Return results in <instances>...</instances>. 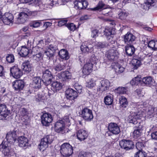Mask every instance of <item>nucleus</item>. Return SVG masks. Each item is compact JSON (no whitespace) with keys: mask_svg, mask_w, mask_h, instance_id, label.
<instances>
[{"mask_svg":"<svg viewBox=\"0 0 157 157\" xmlns=\"http://www.w3.org/2000/svg\"><path fill=\"white\" fill-rule=\"evenodd\" d=\"M147 156V153L144 151L139 150L135 153L134 157H146Z\"/></svg>","mask_w":157,"mask_h":157,"instance_id":"38","label":"nucleus"},{"mask_svg":"<svg viewBox=\"0 0 157 157\" xmlns=\"http://www.w3.org/2000/svg\"><path fill=\"white\" fill-rule=\"evenodd\" d=\"M91 16L87 14H84L82 15L80 18L81 21H84L90 19Z\"/></svg>","mask_w":157,"mask_h":157,"instance_id":"62","label":"nucleus"},{"mask_svg":"<svg viewBox=\"0 0 157 157\" xmlns=\"http://www.w3.org/2000/svg\"><path fill=\"white\" fill-rule=\"evenodd\" d=\"M65 92L67 98L69 100V101H71L70 103H73L75 101L74 99L78 96L76 91L72 89H68L66 90Z\"/></svg>","mask_w":157,"mask_h":157,"instance_id":"11","label":"nucleus"},{"mask_svg":"<svg viewBox=\"0 0 157 157\" xmlns=\"http://www.w3.org/2000/svg\"><path fill=\"white\" fill-rule=\"evenodd\" d=\"M65 124L62 120L57 122L55 125V131L58 133H63L64 129Z\"/></svg>","mask_w":157,"mask_h":157,"instance_id":"21","label":"nucleus"},{"mask_svg":"<svg viewBox=\"0 0 157 157\" xmlns=\"http://www.w3.org/2000/svg\"><path fill=\"white\" fill-rule=\"evenodd\" d=\"M59 75L61 80L63 81H66L71 78V74L68 71L62 72Z\"/></svg>","mask_w":157,"mask_h":157,"instance_id":"27","label":"nucleus"},{"mask_svg":"<svg viewBox=\"0 0 157 157\" xmlns=\"http://www.w3.org/2000/svg\"><path fill=\"white\" fill-rule=\"evenodd\" d=\"M110 86L109 81L107 80H101L98 85L97 87L98 91L102 92L108 90Z\"/></svg>","mask_w":157,"mask_h":157,"instance_id":"9","label":"nucleus"},{"mask_svg":"<svg viewBox=\"0 0 157 157\" xmlns=\"http://www.w3.org/2000/svg\"><path fill=\"white\" fill-rule=\"evenodd\" d=\"M74 87L76 90L77 93H80L82 92V86L78 83H75L74 84Z\"/></svg>","mask_w":157,"mask_h":157,"instance_id":"48","label":"nucleus"},{"mask_svg":"<svg viewBox=\"0 0 157 157\" xmlns=\"http://www.w3.org/2000/svg\"><path fill=\"white\" fill-rule=\"evenodd\" d=\"M81 51L83 53H89L92 52L93 50L92 46L89 44L86 43L82 44L80 47Z\"/></svg>","mask_w":157,"mask_h":157,"instance_id":"20","label":"nucleus"},{"mask_svg":"<svg viewBox=\"0 0 157 157\" xmlns=\"http://www.w3.org/2000/svg\"><path fill=\"white\" fill-rule=\"evenodd\" d=\"M140 110H141L140 109ZM139 111L138 112L135 113L133 115H130L128 117V121L130 123H132L134 124H137V120L141 119L143 116V113H142L141 112ZM143 113L144 112H143Z\"/></svg>","mask_w":157,"mask_h":157,"instance_id":"7","label":"nucleus"},{"mask_svg":"<svg viewBox=\"0 0 157 157\" xmlns=\"http://www.w3.org/2000/svg\"><path fill=\"white\" fill-rule=\"evenodd\" d=\"M105 4L101 1H100L97 4L96 7L91 8L90 10L92 11H101V10L104 7Z\"/></svg>","mask_w":157,"mask_h":157,"instance_id":"34","label":"nucleus"},{"mask_svg":"<svg viewBox=\"0 0 157 157\" xmlns=\"http://www.w3.org/2000/svg\"><path fill=\"white\" fill-rule=\"evenodd\" d=\"M78 139L80 141L84 140L88 136V134L83 129L79 130L77 133Z\"/></svg>","mask_w":157,"mask_h":157,"instance_id":"23","label":"nucleus"},{"mask_svg":"<svg viewBox=\"0 0 157 157\" xmlns=\"http://www.w3.org/2000/svg\"><path fill=\"white\" fill-rule=\"evenodd\" d=\"M27 46H22L20 51L18 52V54L22 57L26 56L29 52L32 44L30 41H29V40H27Z\"/></svg>","mask_w":157,"mask_h":157,"instance_id":"14","label":"nucleus"},{"mask_svg":"<svg viewBox=\"0 0 157 157\" xmlns=\"http://www.w3.org/2000/svg\"><path fill=\"white\" fill-rule=\"evenodd\" d=\"M108 129L109 131L113 135H118L120 132V127L116 123H109L108 126Z\"/></svg>","mask_w":157,"mask_h":157,"instance_id":"10","label":"nucleus"},{"mask_svg":"<svg viewBox=\"0 0 157 157\" xmlns=\"http://www.w3.org/2000/svg\"><path fill=\"white\" fill-rule=\"evenodd\" d=\"M73 152L72 147L70 144L64 143L61 146L60 152L63 156H69L72 154Z\"/></svg>","mask_w":157,"mask_h":157,"instance_id":"3","label":"nucleus"},{"mask_svg":"<svg viewBox=\"0 0 157 157\" xmlns=\"http://www.w3.org/2000/svg\"><path fill=\"white\" fill-rule=\"evenodd\" d=\"M28 19L27 14L24 12L20 13L15 21L17 24H20L25 23Z\"/></svg>","mask_w":157,"mask_h":157,"instance_id":"17","label":"nucleus"},{"mask_svg":"<svg viewBox=\"0 0 157 157\" xmlns=\"http://www.w3.org/2000/svg\"><path fill=\"white\" fill-rule=\"evenodd\" d=\"M142 133V130L139 128L135 129L133 132V135L134 137H138L140 136Z\"/></svg>","mask_w":157,"mask_h":157,"instance_id":"42","label":"nucleus"},{"mask_svg":"<svg viewBox=\"0 0 157 157\" xmlns=\"http://www.w3.org/2000/svg\"><path fill=\"white\" fill-rule=\"evenodd\" d=\"M10 72L13 76L16 78H20L22 75L21 70L17 66H14L10 69Z\"/></svg>","mask_w":157,"mask_h":157,"instance_id":"16","label":"nucleus"},{"mask_svg":"<svg viewBox=\"0 0 157 157\" xmlns=\"http://www.w3.org/2000/svg\"><path fill=\"white\" fill-rule=\"evenodd\" d=\"M134 78L135 80V81L136 82V85H143L142 82V79L138 77H136Z\"/></svg>","mask_w":157,"mask_h":157,"instance_id":"55","label":"nucleus"},{"mask_svg":"<svg viewBox=\"0 0 157 157\" xmlns=\"http://www.w3.org/2000/svg\"><path fill=\"white\" fill-rule=\"evenodd\" d=\"M48 48L49 50L55 52L57 49V43L55 42L52 43L49 45Z\"/></svg>","mask_w":157,"mask_h":157,"instance_id":"41","label":"nucleus"},{"mask_svg":"<svg viewBox=\"0 0 157 157\" xmlns=\"http://www.w3.org/2000/svg\"><path fill=\"white\" fill-rule=\"evenodd\" d=\"M17 130L16 129L9 131L6 134V141L9 142V143H11V144H12L17 139Z\"/></svg>","mask_w":157,"mask_h":157,"instance_id":"6","label":"nucleus"},{"mask_svg":"<svg viewBox=\"0 0 157 157\" xmlns=\"http://www.w3.org/2000/svg\"><path fill=\"white\" fill-rule=\"evenodd\" d=\"M126 54L129 56H132L134 53L135 49L133 44L127 45L125 47Z\"/></svg>","mask_w":157,"mask_h":157,"instance_id":"29","label":"nucleus"},{"mask_svg":"<svg viewBox=\"0 0 157 157\" xmlns=\"http://www.w3.org/2000/svg\"><path fill=\"white\" fill-rule=\"evenodd\" d=\"M135 93L139 97H142L144 95V93L142 92V90L141 89H137L135 91Z\"/></svg>","mask_w":157,"mask_h":157,"instance_id":"56","label":"nucleus"},{"mask_svg":"<svg viewBox=\"0 0 157 157\" xmlns=\"http://www.w3.org/2000/svg\"><path fill=\"white\" fill-rule=\"evenodd\" d=\"M148 47L154 50H157V41L151 40L148 43Z\"/></svg>","mask_w":157,"mask_h":157,"instance_id":"36","label":"nucleus"},{"mask_svg":"<svg viewBox=\"0 0 157 157\" xmlns=\"http://www.w3.org/2000/svg\"><path fill=\"white\" fill-rule=\"evenodd\" d=\"M41 119L42 124L45 126H48L53 120L52 115L48 113L43 114L41 117Z\"/></svg>","mask_w":157,"mask_h":157,"instance_id":"12","label":"nucleus"},{"mask_svg":"<svg viewBox=\"0 0 157 157\" xmlns=\"http://www.w3.org/2000/svg\"><path fill=\"white\" fill-rule=\"evenodd\" d=\"M10 111L7 110L0 113V120H9L10 119Z\"/></svg>","mask_w":157,"mask_h":157,"instance_id":"31","label":"nucleus"},{"mask_svg":"<svg viewBox=\"0 0 157 157\" xmlns=\"http://www.w3.org/2000/svg\"><path fill=\"white\" fill-rule=\"evenodd\" d=\"M143 85L146 84L149 85L150 86H154L155 85V80L151 77H144L142 79Z\"/></svg>","mask_w":157,"mask_h":157,"instance_id":"24","label":"nucleus"},{"mask_svg":"<svg viewBox=\"0 0 157 157\" xmlns=\"http://www.w3.org/2000/svg\"><path fill=\"white\" fill-rule=\"evenodd\" d=\"M81 115L83 119L88 121H91L93 118L92 110L87 108H85L82 109Z\"/></svg>","mask_w":157,"mask_h":157,"instance_id":"8","label":"nucleus"},{"mask_svg":"<svg viewBox=\"0 0 157 157\" xmlns=\"http://www.w3.org/2000/svg\"><path fill=\"white\" fill-rule=\"evenodd\" d=\"M59 57L63 60H67L70 57L68 51L65 49L61 50L59 52Z\"/></svg>","mask_w":157,"mask_h":157,"instance_id":"28","label":"nucleus"},{"mask_svg":"<svg viewBox=\"0 0 157 157\" xmlns=\"http://www.w3.org/2000/svg\"><path fill=\"white\" fill-rule=\"evenodd\" d=\"M127 15V13L125 12H121L119 14L120 18L122 20L125 19Z\"/></svg>","mask_w":157,"mask_h":157,"instance_id":"59","label":"nucleus"},{"mask_svg":"<svg viewBox=\"0 0 157 157\" xmlns=\"http://www.w3.org/2000/svg\"><path fill=\"white\" fill-rule=\"evenodd\" d=\"M95 85V82L91 79L89 82H88L87 84V86L90 88L93 87Z\"/></svg>","mask_w":157,"mask_h":157,"instance_id":"60","label":"nucleus"},{"mask_svg":"<svg viewBox=\"0 0 157 157\" xmlns=\"http://www.w3.org/2000/svg\"><path fill=\"white\" fill-rule=\"evenodd\" d=\"M112 29H106L104 31V34L106 36H109L112 35H113L114 33V32H113Z\"/></svg>","mask_w":157,"mask_h":157,"instance_id":"47","label":"nucleus"},{"mask_svg":"<svg viewBox=\"0 0 157 157\" xmlns=\"http://www.w3.org/2000/svg\"><path fill=\"white\" fill-rule=\"evenodd\" d=\"M106 44L105 42H98L96 44L95 46L98 49H101L106 47Z\"/></svg>","mask_w":157,"mask_h":157,"instance_id":"49","label":"nucleus"},{"mask_svg":"<svg viewBox=\"0 0 157 157\" xmlns=\"http://www.w3.org/2000/svg\"><path fill=\"white\" fill-rule=\"evenodd\" d=\"M51 89L55 92H56L61 89L62 84L57 81L54 82L51 84Z\"/></svg>","mask_w":157,"mask_h":157,"instance_id":"30","label":"nucleus"},{"mask_svg":"<svg viewBox=\"0 0 157 157\" xmlns=\"http://www.w3.org/2000/svg\"><path fill=\"white\" fill-rule=\"evenodd\" d=\"M54 140V136L52 135H48L44 136L41 140L38 147L40 151H44L48 146V144H50Z\"/></svg>","mask_w":157,"mask_h":157,"instance_id":"2","label":"nucleus"},{"mask_svg":"<svg viewBox=\"0 0 157 157\" xmlns=\"http://www.w3.org/2000/svg\"><path fill=\"white\" fill-rule=\"evenodd\" d=\"M12 144L7 141H3L0 145V148L5 156L10 157L13 155L14 153L11 148Z\"/></svg>","mask_w":157,"mask_h":157,"instance_id":"1","label":"nucleus"},{"mask_svg":"<svg viewBox=\"0 0 157 157\" xmlns=\"http://www.w3.org/2000/svg\"><path fill=\"white\" fill-rule=\"evenodd\" d=\"M66 26L69 29L72 31H74L76 29L75 25L73 23L67 24L66 25Z\"/></svg>","mask_w":157,"mask_h":157,"instance_id":"50","label":"nucleus"},{"mask_svg":"<svg viewBox=\"0 0 157 157\" xmlns=\"http://www.w3.org/2000/svg\"><path fill=\"white\" fill-rule=\"evenodd\" d=\"M93 64L90 62L85 64L82 70L83 73L85 75H89L92 71Z\"/></svg>","mask_w":157,"mask_h":157,"instance_id":"22","label":"nucleus"},{"mask_svg":"<svg viewBox=\"0 0 157 157\" xmlns=\"http://www.w3.org/2000/svg\"><path fill=\"white\" fill-rule=\"evenodd\" d=\"M143 60H144V63L145 64H149L150 63L151 61V59L150 57L148 56H145L144 59H143Z\"/></svg>","mask_w":157,"mask_h":157,"instance_id":"61","label":"nucleus"},{"mask_svg":"<svg viewBox=\"0 0 157 157\" xmlns=\"http://www.w3.org/2000/svg\"><path fill=\"white\" fill-rule=\"evenodd\" d=\"M67 20H61L58 22V25L59 27H61L64 25H66Z\"/></svg>","mask_w":157,"mask_h":157,"instance_id":"63","label":"nucleus"},{"mask_svg":"<svg viewBox=\"0 0 157 157\" xmlns=\"http://www.w3.org/2000/svg\"><path fill=\"white\" fill-rule=\"evenodd\" d=\"M119 144L121 147L126 150L132 149L134 147L133 142L130 140H122L120 142Z\"/></svg>","mask_w":157,"mask_h":157,"instance_id":"5","label":"nucleus"},{"mask_svg":"<svg viewBox=\"0 0 157 157\" xmlns=\"http://www.w3.org/2000/svg\"><path fill=\"white\" fill-rule=\"evenodd\" d=\"M8 110L6 105L4 104H0V113Z\"/></svg>","mask_w":157,"mask_h":157,"instance_id":"58","label":"nucleus"},{"mask_svg":"<svg viewBox=\"0 0 157 157\" xmlns=\"http://www.w3.org/2000/svg\"><path fill=\"white\" fill-rule=\"evenodd\" d=\"M43 56L41 52H39L38 54L33 55V59L37 61H39L43 59Z\"/></svg>","mask_w":157,"mask_h":157,"instance_id":"45","label":"nucleus"},{"mask_svg":"<svg viewBox=\"0 0 157 157\" xmlns=\"http://www.w3.org/2000/svg\"><path fill=\"white\" fill-rule=\"evenodd\" d=\"M146 105V104L145 102H142L137 103L136 104V106L138 109H143L145 107Z\"/></svg>","mask_w":157,"mask_h":157,"instance_id":"57","label":"nucleus"},{"mask_svg":"<svg viewBox=\"0 0 157 157\" xmlns=\"http://www.w3.org/2000/svg\"><path fill=\"white\" fill-rule=\"evenodd\" d=\"M21 68L24 71L27 73L29 72L33 69V67L28 60L25 61L22 63Z\"/></svg>","mask_w":157,"mask_h":157,"instance_id":"25","label":"nucleus"},{"mask_svg":"<svg viewBox=\"0 0 157 157\" xmlns=\"http://www.w3.org/2000/svg\"><path fill=\"white\" fill-rule=\"evenodd\" d=\"M143 61V58H139L137 59H132V62L134 66V69H136L139 67L141 64V61Z\"/></svg>","mask_w":157,"mask_h":157,"instance_id":"33","label":"nucleus"},{"mask_svg":"<svg viewBox=\"0 0 157 157\" xmlns=\"http://www.w3.org/2000/svg\"><path fill=\"white\" fill-rule=\"evenodd\" d=\"M54 52H52L49 49H47V51H45L44 53L48 57L50 58L53 56Z\"/></svg>","mask_w":157,"mask_h":157,"instance_id":"54","label":"nucleus"},{"mask_svg":"<svg viewBox=\"0 0 157 157\" xmlns=\"http://www.w3.org/2000/svg\"><path fill=\"white\" fill-rule=\"evenodd\" d=\"M75 6L79 9H83L82 4V0H76L74 2Z\"/></svg>","mask_w":157,"mask_h":157,"instance_id":"44","label":"nucleus"},{"mask_svg":"<svg viewBox=\"0 0 157 157\" xmlns=\"http://www.w3.org/2000/svg\"><path fill=\"white\" fill-rule=\"evenodd\" d=\"M42 79L39 77H34L33 79V84L35 88L39 89L41 87Z\"/></svg>","mask_w":157,"mask_h":157,"instance_id":"32","label":"nucleus"},{"mask_svg":"<svg viewBox=\"0 0 157 157\" xmlns=\"http://www.w3.org/2000/svg\"><path fill=\"white\" fill-rule=\"evenodd\" d=\"M98 31L96 29H94L92 30L91 36L93 38H95L98 36Z\"/></svg>","mask_w":157,"mask_h":157,"instance_id":"64","label":"nucleus"},{"mask_svg":"<svg viewBox=\"0 0 157 157\" xmlns=\"http://www.w3.org/2000/svg\"><path fill=\"white\" fill-rule=\"evenodd\" d=\"M42 81L46 85H48L51 83L53 78L51 72L48 69L43 71Z\"/></svg>","mask_w":157,"mask_h":157,"instance_id":"4","label":"nucleus"},{"mask_svg":"<svg viewBox=\"0 0 157 157\" xmlns=\"http://www.w3.org/2000/svg\"><path fill=\"white\" fill-rule=\"evenodd\" d=\"M119 102L121 106L124 108H126L128 105V102L124 97H121L119 98Z\"/></svg>","mask_w":157,"mask_h":157,"instance_id":"37","label":"nucleus"},{"mask_svg":"<svg viewBox=\"0 0 157 157\" xmlns=\"http://www.w3.org/2000/svg\"><path fill=\"white\" fill-rule=\"evenodd\" d=\"M157 113V109L156 108H154L153 107H151L148 110L147 114L150 117L153 116L154 113Z\"/></svg>","mask_w":157,"mask_h":157,"instance_id":"39","label":"nucleus"},{"mask_svg":"<svg viewBox=\"0 0 157 157\" xmlns=\"http://www.w3.org/2000/svg\"><path fill=\"white\" fill-rule=\"evenodd\" d=\"M2 18L3 23L6 25H9L10 23L12 22L13 19V14L8 13H5Z\"/></svg>","mask_w":157,"mask_h":157,"instance_id":"19","label":"nucleus"},{"mask_svg":"<svg viewBox=\"0 0 157 157\" xmlns=\"http://www.w3.org/2000/svg\"><path fill=\"white\" fill-rule=\"evenodd\" d=\"M42 25V23L40 21H34L32 22L30 25V26L34 28L38 27Z\"/></svg>","mask_w":157,"mask_h":157,"instance_id":"46","label":"nucleus"},{"mask_svg":"<svg viewBox=\"0 0 157 157\" xmlns=\"http://www.w3.org/2000/svg\"><path fill=\"white\" fill-rule=\"evenodd\" d=\"M136 147L138 151L143 150L142 149L144 147V145L142 143L138 142L136 144Z\"/></svg>","mask_w":157,"mask_h":157,"instance_id":"51","label":"nucleus"},{"mask_svg":"<svg viewBox=\"0 0 157 157\" xmlns=\"http://www.w3.org/2000/svg\"><path fill=\"white\" fill-rule=\"evenodd\" d=\"M19 146L20 147H25L28 145V140L23 136L19 137L17 139Z\"/></svg>","mask_w":157,"mask_h":157,"instance_id":"26","label":"nucleus"},{"mask_svg":"<svg viewBox=\"0 0 157 157\" xmlns=\"http://www.w3.org/2000/svg\"><path fill=\"white\" fill-rule=\"evenodd\" d=\"M6 60L9 63H13L15 60L13 55L10 54H8L6 57Z\"/></svg>","mask_w":157,"mask_h":157,"instance_id":"43","label":"nucleus"},{"mask_svg":"<svg viewBox=\"0 0 157 157\" xmlns=\"http://www.w3.org/2000/svg\"><path fill=\"white\" fill-rule=\"evenodd\" d=\"M136 37L131 33H127L124 36V41L127 45L134 44H135Z\"/></svg>","mask_w":157,"mask_h":157,"instance_id":"15","label":"nucleus"},{"mask_svg":"<svg viewBox=\"0 0 157 157\" xmlns=\"http://www.w3.org/2000/svg\"><path fill=\"white\" fill-rule=\"evenodd\" d=\"M128 90V89L127 87H119L116 89V91L118 94H126Z\"/></svg>","mask_w":157,"mask_h":157,"instance_id":"35","label":"nucleus"},{"mask_svg":"<svg viewBox=\"0 0 157 157\" xmlns=\"http://www.w3.org/2000/svg\"><path fill=\"white\" fill-rule=\"evenodd\" d=\"M119 54L117 51L113 48L106 52V56L109 60H112L117 59Z\"/></svg>","mask_w":157,"mask_h":157,"instance_id":"13","label":"nucleus"},{"mask_svg":"<svg viewBox=\"0 0 157 157\" xmlns=\"http://www.w3.org/2000/svg\"><path fill=\"white\" fill-rule=\"evenodd\" d=\"M113 99L110 95H107L104 98V102L106 105H110L112 104Z\"/></svg>","mask_w":157,"mask_h":157,"instance_id":"40","label":"nucleus"},{"mask_svg":"<svg viewBox=\"0 0 157 157\" xmlns=\"http://www.w3.org/2000/svg\"><path fill=\"white\" fill-rule=\"evenodd\" d=\"M19 114L22 116H25L27 115V111L26 109L25 108H21L19 112Z\"/></svg>","mask_w":157,"mask_h":157,"instance_id":"53","label":"nucleus"},{"mask_svg":"<svg viewBox=\"0 0 157 157\" xmlns=\"http://www.w3.org/2000/svg\"><path fill=\"white\" fill-rule=\"evenodd\" d=\"M35 4L36 6L39 7L40 10L44 9L43 5L42 4L41 1H39L38 0H35Z\"/></svg>","mask_w":157,"mask_h":157,"instance_id":"52","label":"nucleus"},{"mask_svg":"<svg viewBox=\"0 0 157 157\" xmlns=\"http://www.w3.org/2000/svg\"><path fill=\"white\" fill-rule=\"evenodd\" d=\"M12 86L15 90L20 91L23 88L24 83L22 80H16L13 82Z\"/></svg>","mask_w":157,"mask_h":157,"instance_id":"18","label":"nucleus"}]
</instances>
